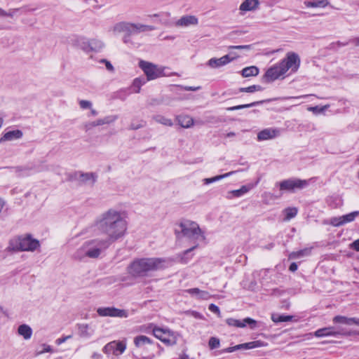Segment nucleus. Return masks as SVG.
Returning a JSON list of instances; mask_svg holds the SVG:
<instances>
[{"instance_id":"72a5a7b5","label":"nucleus","mask_w":359,"mask_h":359,"mask_svg":"<svg viewBox=\"0 0 359 359\" xmlns=\"http://www.w3.org/2000/svg\"><path fill=\"white\" fill-rule=\"evenodd\" d=\"M283 212L285 213V220H290L297 215L298 210L296 208H287Z\"/></svg>"},{"instance_id":"473e14b6","label":"nucleus","mask_w":359,"mask_h":359,"mask_svg":"<svg viewBox=\"0 0 359 359\" xmlns=\"http://www.w3.org/2000/svg\"><path fill=\"white\" fill-rule=\"evenodd\" d=\"M292 316L273 314L271 319L274 323L287 322L292 320Z\"/></svg>"},{"instance_id":"c85d7f7f","label":"nucleus","mask_w":359,"mask_h":359,"mask_svg":"<svg viewBox=\"0 0 359 359\" xmlns=\"http://www.w3.org/2000/svg\"><path fill=\"white\" fill-rule=\"evenodd\" d=\"M259 74V69L255 66H250L244 68L241 74L243 77L257 76Z\"/></svg>"},{"instance_id":"6e6552de","label":"nucleus","mask_w":359,"mask_h":359,"mask_svg":"<svg viewBox=\"0 0 359 359\" xmlns=\"http://www.w3.org/2000/svg\"><path fill=\"white\" fill-rule=\"evenodd\" d=\"M180 226L181 228V233L184 237L188 238L189 239L194 241V243H196V241L201 237L204 238V236L202 234L201 229H200L198 224L194 222L186 221L184 222H181L180 224Z\"/></svg>"},{"instance_id":"f704fd0d","label":"nucleus","mask_w":359,"mask_h":359,"mask_svg":"<svg viewBox=\"0 0 359 359\" xmlns=\"http://www.w3.org/2000/svg\"><path fill=\"white\" fill-rule=\"evenodd\" d=\"M251 188H252V187H250V186H245V185H244V186H242L241 187V189H239L231 191V194L234 197H241L243 194H245L247 192H248Z\"/></svg>"},{"instance_id":"13d9d810","label":"nucleus","mask_w":359,"mask_h":359,"mask_svg":"<svg viewBox=\"0 0 359 359\" xmlns=\"http://www.w3.org/2000/svg\"><path fill=\"white\" fill-rule=\"evenodd\" d=\"M238 348H239V347H238L237 345H236V346H231V347H228V348H225V349L224 350V352H226V353H232V352H233V351H238Z\"/></svg>"},{"instance_id":"bb28decb","label":"nucleus","mask_w":359,"mask_h":359,"mask_svg":"<svg viewBox=\"0 0 359 359\" xmlns=\"http://www.w3.org/2000/svg\"><path fill=\"white\" fill-rule=\"evenodd\" d=\"M104 47V43L97 39L89 40V52L99 51Z\"/></svg>"},{"instance_id":"e433bc0d","label":"nucleus","mask_w":359,"mask_h":359,"mask_svg":"<svg viewBox=\"0 0 359 359\" xmlns=\"http://www.w3.org/2000/svg\"><path fill=\"white\" fill-rule=\"evenodd\" d=\"M154 119L163 125L168 126H172V121L171 119L165 118V116L157 115L154 117Z\"/></svg>"},{"instance_id":"69168bd1","label":"nucleus","mask_w":359,"mask_h":359,"mask_svg":"<svg viewBox=\"0 0 359 359\" xmlns=\"http://www.w3.org/2000/svg\"><path fill=\"white\" fill-rule=\"evenodd\" d=\"M200 88V87H192V86H188V87H186L185 89L187 90H191V91H195V90H197Z\"/></svg>"},{"instance_id":"4c0bfd02","label":"nucleus","mask_w":359,"mask_h":359,"mask_svg":"<svg viewBox=\"0 0 359 359\" xmlns=\"http://www.w3.org/2000/svg\"><path fill=\"white\" fill-rule=\"evenodd\" d=\"M262 102H252L250 104H241V105H237V106H234V107H231L227 108V110L235 111V110H238V109H241L249 108L251 107L258 105L259 104H260Z\"/></svg>"},{"instance_id":"a211bd4d","label":"nucleus","mask_w":359,"mask_h":359,"mask_svg":"<svg viewBox=\"0 0 359 359\" xmlns=\"http://www.w3.org/2000/svg\"><path fill=\"white\" fill-rule=\"evenodd\" d=\"M334 323L344 324L347 325H359V318H348L343 316H336L332 320Z\"/></svg>"},{"instance_id":"393cba45","label":"nucleus","mask_w":359,"mask_h":359,"mask_svg":"<svg viewBox=\"0 0 359 359\" xmlns=\"http://www.w3.org/2000/svg\"><path fill=\"white\" fill-rule=\"evenodd\" d=\"M179 125L184 128H190L194 124L193 118L187 115H180L177 117Z\"/></svg>"},{"instance_id":"09e8293b","label":"nucleus","mask_w":359,"mask_h":359,"mask_svg":"<svg viewBox=\"0 0 359 359\" xmlns=\"http://www.w3.org/2000/svg\"><path fill=\"white\" fill-rule=\"evenodd\" d=\"M114 347H115V354L117 352L122 353L126 349V346L121 342H116V346Z\"/></svg>"},{"instance_id":"3c124183","label":"nucleus","mask_w":359,"mask_h":359,"mask_svg":"<svg viewBox=\"0 0 359 359\" xmlns=\"http://www.w3.org/2000/svg\"><path fill=\"white\" fill-rule=\"evenodd\" d=\"M79 105L81 108L85 109H89L91 107L92 104L90 101L88 100H81L79 102Z\"/></svg>"},{"instance_id":"5fc2aeb1","label":"nucleus","mask_w":359,"mask_h":359,"mask_svg":"<svg viewBox=\"0 0 359 359\" xmlns=\"http://www.w3.org/2000/svg\"><path fill=\"white\" fill-rule=\"evenodd\" d=\"M70 338H72V335H68V336L57 339L55 342L57 345H60L61 344L65 342L68 339H70Z\"/></svg>"},{"instance_id":"8fccbe9b","label":"nucleus","mask_w":359,"mask_h":359,"mask_svg":"<svg viewBox=\"0 0 359 359\" xmlns=\"http://www.w3.org/2000/svg\"><path fill=\"white\" fill-rule=\"evenodd\" d=\"M146 125V123L144 121H140L139 123H131L130 126V129L131 130H137L144 127Z\"/></svg>"},{"instance_id":"864d4df0","label":"nucleus","mask_w":359,"mask_h":359,"mask_svg":"<svg viewBox=\"0 0 359 359\" xmlns=\"http://www.w3.org/2000/svg\"><path fill=\"white\" fill-rule=\"evenodd\" d=\"M250 46H251L250 45L231 46H229V49L249 50L250 48Z\"/></svg>"},{"instance_id":"f3484780","label":"nucleus","mask_w":359,"mask_h":359,"mask_svg":"<svg viewBox=\"0 0 359 359\" xmlns=\"http://www.w3.org/2000/svg\"><path fill=\"white\" fill-rule=\"evenodd\" d=\"M259 0H245L239 7L242 12L253 11L259 8Z\"/></svg>"},{"instance_id":"f8f14e48","label":"nucleus","mask_w":359,"mask_h":359,"mask_svg":"<svg viewBox=\"0 0 359 359\" xmlns=\"http://www.w3.org/2000/svg\"><path fill=\"white\" fill-rule=\"evenodd\" d=\"M97 313L100 316L118 317L121 318H126L128 316V311L116 309L113 306L98 308Z\"/></svg>"},{"instance_id":"052dcab7","label":"nucleus","mask_w":359,"mask_h":359,"mask_svg":"<svg viewBox=\"0 0 359 359\" xmlns=\"http://www.w3.org/2000/svg\"><path fill=\"white\" fill-rule=\"evenodd\" d=\"M16 170L17 171L23 172L24 173L22 174V175H27L29 174V170H30L29 168H22L18 167L16 168Z\"/></svg>"},{"instance_id":"dca6fc26","label":"nucleus","mask_w":359,"mask_h":359,"mask_svg":"<svg viewBox=\"0 0 359 359\" xmlns=\"http://www.w3.org/2000/svg\"><path fill=\"white\" fill-rule=\"evenodd\" d=\"M197 247L198 244H195L189 249L184 250L182 253L178 254L177 255V262L183 264H187L193 257V254H191V252L197 248Z\"/></svg>"},{"instance_id":"4d7b16f0","label":"nucleus","mask_w":359,"mask_h":359,"mask_svg":"<svg viewBox=\"0 0 359 359\" xmlns=\"http://www.w3.org/2000/svg\"><path fill=\"white\" fill-rule=\"evenodd\" d=\"M132 34H128V33L124 34V36L123 37V41L124 43L128 44V43H132L131 42V39H130V36Z\"/></svg>"},{"instance_id":"a19ab883","label":"nucleus","mask_w":359,"mask_h":359,"mask_svg":"<svg viewBox=\"0 0 359 359\" xmlns=\"http://www.w3.org/2000/svg\"><path fill=\"white\" fill-rule=\"evenodd\" d=\"M116 346V341H112L109 344H107L106 346L103 348V352L106 354H115V346Z\"/></svg>"},{"instance_id":"ddd939ff","label":"nucleus","mask_w":359,"mask_h":359,"mask_svg":"<svg viewBox=\"0 0 359 359\" xmlns=\"http://www.w3.org/2000/svg\"><path fill=\"white\" fill-rule=\"evenodd\" d=\"M358 216H359V211H354L341 217H332L330 219V224L334 226H339L354 221Z\"/></svg>"},{"instance_id":"412c9836","label":"nucleus","mask_w":359,"mask_h":359,"mask_svg":"<svg viewBox=\"0 0 359 359\" xmlns=\"http://www.w3.org/2000/svg\"><path fill=\"white\" fill-rule=\"evenodd\" d=\"M73 44L85 52H89V40L83 36H76L73 40Z\"/></svg>"},{"instance_id":"cd10ccee","label":"nucleus","mask_w":359,"mask_h":359,"mask_svg":"<svg viewBox=\"0 0 359 359\" xmlns=\"http://www.w3.org/2000/svg\"><path fill=\"white\" fill-rule=\"evenodd\" d=\"M147 81V79L143 77H139L134 79L131 86L133 89V92L136 93H140L141 86L145 84Z\"/></svg>"},{"instance_id":"774afa93","label":"nucleus","mask_w":359,"mask_h":359,"mask_svg":"<svg viewBox=\"0 0 359 359\" xmlns=\"http://www.w3.org/2000/svg\"><path fill=\"white\" fill-rule=\"evenodd\" d=\"M235 135H236V134L233 132H230V133L226 134V137H234Z\"/></svg>"},{"instance_id":"c756f323","label":"nucleus","mask_w":359,"mask_h":359,"mask_svg":"<svg viewBox=\"0 0 359 359\" xmlns=\"http://www.w3.org/2000/svg\"><path fill=\"white\" fill-rule=\"evenodd\" d=\"M304 4L306 7H322L324 8L329 4V1L327 0H318V1H307L304 2Z\"/></svg>"},{"instance_id":"7ed1b4c3","label":"nucleus","mask_w":359,"mask_h":359,"mask_svg":"<svg viewBox=\"0 0 359 359\" xmlns=\"http://www.w3.org/2000/svg\"><path fill=\"white\" fill-rule=\"evenodd\" d=\"M164 262L161 258L137 259L128 266V272L134 278L144 277L149 272L160 269Z\"/></svg>"},{"instance_id":"37998d69","label":"nucleus","mask_w":359,"mask_h":359,"mask_svg":"<svg viewBox=\"0 0 359 359\" xmlns=\"http://www.w3.org/2000/svg\"><path fill=\"white\" fill-rule=\"evenodd\" d=\"M208 345L210 349H215L219 346V340L216 337H211L209 339Z\"/></svg>"},{"instance_id":"de8ad7c7","label":"nucleus","mask_w":359,"mask_h":359,"mask_svg":"<svg viewBox=\"0 0 359 359\" xmlns=\"http://www.w3.org/2000/svg\"><path fill=\"white\" fill-rule=\"evenodd\" d=\"M185 313L187 315L191 316L197 319H203V315L201 313H200L199 312L196 311H191V310L187 311H185Z\"/></svg>"},{"instance_id":"ea45409f","label":"nucleus","mask_w":359,"mask_h":359,"mask_svg":"<svg viewBox=\"0 0 359 359\" xmlns=\"http://www.w3.org/2000/svg\"><path fill=\"white\" fill-rule=\"evenodd\" d=\"M226 323L230 326H233L236 327H245V324L239 320H236L234 318H228L226 319Z\"/></svg>"},{"instance_id":"9b49d317","label":"nucleus","mask_w":359,"mask_h":359,"mask_svg":"<svg viewBox=\"0 0 359 359\" xmlns=\"http://www.w3.org/2000/svg\"><path fill=\"white\" fill-rule=\"evenodd\" d=\"M153 334L155 337L167 346H172L177 343V334L168 329L154 327L153 329Z\"/></svg>"},{"instance_id":"f03ea898","label":"nucleus","mask_w":359,"mask_h":359,"mask_svg":"<svg viewBox=\"0 0 359 359\" xmlns=\"http://www.w3.org/2000/svg\"><path fill=\"white\" fill-rule=\"evenodd\" d=\"M300 65L299 55L293 52L287 53L286 57L280 62L274 65L267 69L264 75L266 82H272L284 75L290 69L291 72H296Z\"/></svg>"},{"instance_id":"2eb2a0df","label":"nucleus","mask_w":359,"mask_h":359,"mask_svg":"<svg viewBox=\"0 0 359 359\" xmlns=\"http://www.w3.org/2000/svg\"><path fill=\"white\" fill-rule=\"evenodd\" d=\"M198 23V18L194 15H187L181 17L176 22L177 27H188L190 25H196Z\"/></svg>"},{"instance_id":"5701e85b","label":"nucleus","mask_w":359,"mask_h":359,"mask_svg":"<svg viewBox=\"0 0 359 359\" xmlns=\"http://www.w3.org/2000/svg\"><path fill=\"white\" fill-rule=\"evenodd\" d=\"M237 346L239 347L238 350L252 349V348H258V347L266 346V343H265L262 341H260V340H257V341H250V342H248V343L238 344Z\"/></svg>"},{"instance_id":"0eeeda50","label":"nucleus","mask_w":359,"mask_h":359,"mask_svg":"<svg viewBox=\"0 0 359 359\" xmlns=\"http://www.w3.org/2000/svg\"><path fill=\"white\" fill-rule=\"evenodd\" d=\"M139 67L144 72L147 81L154 80L165 75V67L158 66L154 63L141 60L139 62Z\"/></svg>"},{"instance_id":"20e7f679","label":"nucleus","mask_w":359,"mask_h":359,"mask_svg":"<svg viewBox=\"0 0 359 359\" xmlns=\"http://www.w3.org/2000/svg\"><path fill=\"white\" fill-rule=\"evenodd\" d=\"M111 245L104 239H93L85 242L74 253V257L82 259L87 257L89 258H97L101 252L107 249Z\"/></svg>"},{"instance_id":"79ce46f5","label":"nucleus","mask_w":359,"mask_h":359,"mask_svg":"<svg viewBox=\"0 0 359 359\" xmlns=\"http://www.w3.org/2000/svg\"><path fill=\"white\" fill-rule=\"evenodd\" d=\"M79 332L80 335L83 337H89L90 335V334L88 332V325H79Z\"/></svg>"},{"instance_id":"58836bf2","label":"nucleus","mask_w":359,"mask_h":359,"mask_svg":"<svg viewBox=\"0 0 359 359\" xmlns=\"http://www.w3.org/2000/svg\"><path fill=\"white\" fill-rule=\"evenodd\" d=\"M262 90V87L259 85H252L247 88H239V92L243 93H254L255 91H260Z\"/></svg>"},{"instance_id":"9d476101","label":"nucleus","mask_w":359,"mask_h":359,"mask_svg":"<svg viewBox=\"0 0 359 359\" xmlns=\"http://www.w3.org/2000/svg\"><path fill=\"white\" fill-rule=\"evenodd\" d=\"M280 190L288 192H294L297 190H301L305 188L308 184V181L297 178H290L285 180L278 183Z\"/></svg>"},{"instance_id":"4468645a","label":"nucleus","mask_w":359,"mask_h":359,"mask_svg":"<svg viewBox=\"0 0 359 359\" xmlns=\"http://www.w3.org/2000/svg\"><path fill=\"white\" fill-rule=\"evenodd\" d=\"M236 57L237 56L230 57L229 55H226L220 58L212 57L208 60V65L211 68H219L227 65Z\"/></svg>"},{"instance_id":"0e129e2a","label":"nucleus","mask_w":359,"mask_h":359,"mask_svg":"<svg viewBox=\"0 0 359 359\" xmlns=\"http://www.w3.org/2000/svg\"><path fill=\"white\" fill-rule=\"evenodd\" d=\"M101 358H102L101 354L97 353H94L92 355V358H93V359H100Z\"/></svg>"},{"instance_id":"b1692460","label":"nucleus","mask_w":359,"mask_h":359,"mask_svg":"<svg viewBox=\"0 0 359 359\" xmlns=\"http://www.w3.org/2000/svg\"><path fill=\"white\" fill-rule=\"evenodd\" d=\"M312 248H306L298 251L292 252L288 257L290 259H297L303 257L309 256L311 253Z\"/></svg>"},{"instance_id":"aec40b11","label":"nucleus","mask_w":359,"mask_h":359,"mask_svg":"<svg viewBox=\"0 0 359 359\" xmlns=\"http://www.w3.org/2000/svg\"><path fill=\"white\" fill-rule=\"evenodd\" d=\"M277 134V130L271 128L264 129L257 134V140L259 141L270 140L275 137Z\"/></svg>"},{"instance_id":"f257e3e1","label":"nucleus","mask_w":359,"mask_h":359,"mask_svg":"<svg viewBox=\"0 0 359 359\" xmlns=\"http://www.w3.org/2000/svg\"><path fill=\"white\" fill-rule=\"evenodd\" d=\"M95 226L101 233L107 236L104 240L111 245L126 235L128 222L123 212L111 208L97 217Z\"/></svg>"},{"instance_id":"bf43d9fd","label":"nucleus","mask_w":359,"mask_h":359,"mask_svg":"<svg viewBox=\"0 0 359 359\" xmlns=\"http://www.w3.org/2000/svg\"><path fill=\"white\" fill-rule=\"evenodd\" d=\"M351 248L357 252H359V238L353 242L351 245Z\"/></svg>"},{"instance_id":"7c9ffc66","label":"nucleus","mask_w":359,"mask_h":359,"mask_svg":"<svg viewBox=\"0 0 359 359\" xmlns=\"http://www.w3.org/2000/svg\"><path fill=\"white\" fill-rule=\"evenodd\" d=\"M79 177L81 181L83 183H86L88 181L91 180L93 184L97 180V175L93 172L80 173Z\"/></svg>"},{"instance_id":"a18cd8bd","label":"nucleus","mask_w":359,"mask_h":359,"mask_svg":"<svg viewBox=\"0 0 359 359\" xmlns=\"http://www.w3.org/2000/svg\"><path fill=\"white\" fill-rule=\"evenodd\" d=\"M243 323H244L245 325L247 324L249 325L251 329H254L257 325V321L250 318L243 319Z\"/></svg>"},{"instance_id":"4be33fe9","label":"nucleus","mask_w":359,"mask_h":359,"mask_svg":"<svg viewBox=\"0 0 359 359\" xmlns=\"http://www.w3.org/2000/svg\"><path fill=\"white\" fill-rule=\"evenodd\" d=\"M114 121V118H113L111 116H107L104 118L97 119L95 121L88 123L86 125V130H90L93 128V127L104 125V124H109Z\"/></svg>"},{"instance_id":"a878e982","label":"nucleus","mask_w":359,"mask_h":359,"mask_svg":"<svg viewBox=\"0 0 359 359\" xmlns=\"http://www.w3.org/2000/svg\"><path fill=\"white\" fill-rule=\"evenodd\" d=\"M18 332L20 335L22 336L25 339H29L32 337V330L29 325L23 324L18 327Z\"/></svg>"},{"instance_id":"423d86ee","label":"nucleus","mask_w":359,"mask_h":359,"mask_svg":"<svg viewBox=\"0 0 359 359\" xmlns=\"http://www.w3.org/2000/svg\"><path fill=\"white\" fill-rule=\"evenodd\" d=\"M39 247V241L32 238L30 235L19 237L10 243V248L18 251H34Z\"/></svg>"},{"instance_id":"39448f33","label":"nucleus","mask_w":359,"mask_h":359,"mask_svg":"<svg viewBox=\"0 0 359 359\" xmlns=\"http://www.w3.org/2000/svg\"><path fill=\"white\" fill-rule=\"evenodd\" d=\"M154 29L155 27L152 25L121 21L114 24L111 29L114 34L121 33L136 34L140 32L152 31Z\"/></svg>"},{"instance_id":"49530a36","label":"nucleus","mask_w":359,"mask_h":359,"mask_svg":"<svg viewBox=\"0 0 359 359\" xmlns=\"http://www.w3.org/2000/svg\"><path fill=\"white\" fill-rule=\"evenodd\" d=\"M208 309H209L211 312H212V313H214L217 314V316L218 317H221V312H220V310H219V307H218L217 305H215V304H210L209 305V306H208Z\"/></svg>"},{"instance_id":"1a4fd4ad","label":"nucleus","mask_w":359,"mask_h":359,"mask_svg":"<svg viewBox=\"0 0 359 359\" xmlns=\"http://www.w3.org/2000/svg\"><path fill=\"white\" fill-rule=\"evenodd\" d=\"M355 334V332L348 330L346 328L338 327H327L317 330L314 332V336L316 337H337V336H351Z\"/></svg>"},{"instance_id":"6ab92c4d","label":"nucleus","mask_w":359,"mask_h":359,"mask_svg":"<svg viewBox=\"0 0 359 359\" xmlns=\"http://www.w3.org/2000/svg\"><path fill=\"white\" fill-rule=\"evenodd\" d=\"M22 137V132L20 130H11L5 133L0 138V143L5 141H12Z\"/></svg>"},{"instance_id":"603ef678","label":"nucleus","mask_w":359,"mask_h":359,"mask_svg":"<svg viewBox=\"0 0 359 359\" xmlns=\"http://www.w3.org/2000/svg\"><path fill=\"white\" fill-rule=\"evenodd\" d=\"M201 290L195 287V288H191L186 290V292L189 293L191 295H195L196 297H198Z\"/></svg>"},{"instance_id":"6e6d98bb","label":"nucleus","mask_w":359,"mask_h":359,"mask_svg":"<svg viewBox=\"0 0 359 359\" xmlns=\"http://www.w3.org/2000/svg\"><path fill=\"white\" fill-rule=\"evenodd\" d=\"M19 8H12L7 11V16L6 17H11L13 18L18 11H19Z\"/></svg>"},{"instance_id":"c9c22d12","label":"nucleus","mask_w":359,"mask_h":359,"mask_svg":"<svg viewBox=\"0 0 359 359\" xmlns=\"http://www.w3.org/2000/svg\"><path fill=\"white\" fill-rule=\"evenodd\" d=\"M235 172H236V171H231V172L225 173L224 175L215 176L214 177L206 178V179L204 180L205 184H210V183L215 182H216V181H217L219 180H221V179H223L224 177H229V176L233 175Z\"/></svg>"},{"instance_id":"338daca9","label":"nucleus","mask_w":359,"mask_h":359,"mask_svg":"<svg viewBox=\"0 0 359 359\" xmlns=\"http://www.w3.org/2000/svg\"><path fill=\"white\" fill-rule=\"evenodd\" d=\"M0 16L6 17L7 16V11L3 10L0 8Z\"/></svg>"},{"instance_id":"680f3d73","label":"nucleus","mask_w":359,"mask_h":359,"mask_svg":"<svg viewBox=\"0 0 359 359\" xmlns=\"http://www.w3.org/2000/svg\"><path fill=\"white\" fill-rule=\"evenodd\" d=\"M102 62L105 63L106 68L109 71L112 72L114 70V67L112 66V65L109 61H107V60H102Z\"/></svg>"},{"instance_id":"2f4dec72","label":"nucleus","mask_w":359,"mask_h":359,"mask_svg":"<svg viewBox=\"0 0 359 359\" xmlns=\"http://www.w3.org/2000/svg\"><path fill=\"white\" fill-rule=\"evenodd\" d=\"M134 343L137 347L142 346L146 344H151V339L144 335H140L134 339Z\"/></svg>"},{"instance_id":"c03bdc74","label":"nucleus","mask_w":359,"mask_h":359,"mask_svg":"<svg viewBox=\"0 0 359 359\" xmlns=\"http://www.w3.org/2000/svg\"><path fill=\"white\" fill-rule=\"evenodd\" d=\"M211 297L212 295L208 291L201 290L197 298L199 299L208 300Z\"/></svg>"},{"instance_id":"e2e57ef3","label":"nucleus","mask_w":359,"mask_h":359,"mask_svg":"<svg viewBox=\"0 0 359 359\" xmlns=\"http://www.w3.org/2000/svg\"><path fill=\"white\" fill-rule=\"evenodd\" d=\"M297 264L295 262H292L289 267V270L292 272H294L297 270Z\"/></svg>"}]
</instances>
